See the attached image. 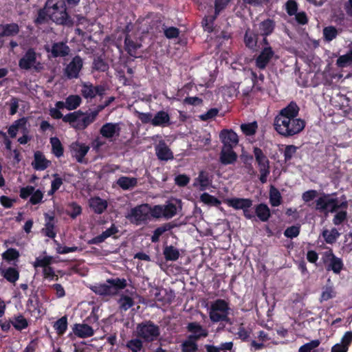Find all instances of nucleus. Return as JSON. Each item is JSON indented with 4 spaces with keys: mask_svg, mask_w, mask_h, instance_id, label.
Wrapping results in <instances>:
<instances>
[{
    "mask_svg": "<svg viewBox=\"0 0 352 352\" xmlns=\"http://www.w3.org/2000/svg\"><path fill=\"white\" fill-rule=\"evenodd\" d=\"M164 35L168 38H177L179 34V30L175 27L166 28L164 29Z\"/></svg>",
    "mask_w": 352,
    "mask_h": 352,
    "instance_id": "052dcab7",
    "label": "nucleus"
},
{
    "mask_svg": "<svg viewBox=\"0 0 352 352\" xmlns=\"http://www.w3.org/2000/svg\"><path fill=\"white\" fill-rule=\"evenodd\" d=\"M320 344L319 340H314L311 342L306 343L301 346L299 349V352H312Z\"/></svg>",
    "mask_w": 352,
    "mask_h": 352,
    "instance_id": "3c124183",
    "label": "nucleus"
},
{
    "mask_svg": "<svg viewBox=\"0 0 352 352\" xmlns=\"http://www.w3.org/2000/svg\"><path fill=\"white\" fill-rule=\"evenodd\" d=\"M173 226L170 223H165L162 225L160 227H158L156 228L153 234L151 236V241L153 243H157L160 240V237L161 235H162L165 232L170 230L172 229Z\"/></svg>",
    "mask_w": 352,
    "mask_h": 352,
    "instance_id": "a19ab883",
    "label": "nucleus"
},
{
    "mask_svg": "<svg viewBox=\"0 0 352 352\" xmlns=\"http://www.w3.org/2000/svg\"><path fill=\"white\" fill-rule=\"evenodd\" d=\"M49 162L44 155L39 151L34 153V161L32 163L34 168L36 170H44L48 166Z\"/></svg>",
    "mask_w": 352,
    "mask_h": 352,
    "instance_id": "72a5a7b5",
    "label": "nucleus"
},
{
    "mask_svg": "<svg viewBox=\"0 0 352 352\" xmlns=\"http://www.w3.org/2000/svg\"><path fill=\"white\" fill-rule=\"evenodd\" d=\"M201 201L204 204L217 206L221 204V201L214 196L209 195L208 193H204L201 195Z\"/></svg>",
    "mask_w": 352,
    "mask_h": 352,
    "instance_id": "de8ad7c7",
    "label": "nucleus"
},
{
    "mask_svg": "<svg viewBox=\"0 0 352 352\" xmlns=\"http://www.w3.org/2000/svg\"><path fill=\"white\" fill-rule=\"evenodd\" d=\"M124 45L127 52L130 54V56L133 57H137V50L142 46L140 43L135 41L129 34H127L125 37Z\"/></svg>",
    "mask_w": 352,
    "mask_h": 352,
    "instance_id": "cd10ccee",
    "label": "nucleus"
},
{
    "mask_svg": "<svg viewBox=\"0 0 352 352\" xmlns=\"http://www.w3.org/2000/svg\"><path fill=\"white\" fill-rule=\"evenodd\" d=\"M257 128L258 125L256 122H252L248 124H242L241 125V131L246 135H254L256 133Z\"/></svg>",
    "mask_w": 352,
    "mask_h": 352,
    "instance_id": "c03bdc74",
    "label": "nucleus"
},
{
    "mask_svg": "<svg viewBox=\"0 0 352 352\" xmlns=\"http://www.w3.org/2000/svg\"><path fill=\"white\" fill-rule=\"evenodd\" d=\"M257 34H255L250 29H248L244 36L245 45L250 49L254 50L257 44Z\"/></svg>",
    "mask_w": 352,
    "mask_h": 352,
    "instance_id": "c9c22d12",
    "label": "nucleus"
},
{
    "mask_svg": "<svg viewBox=\"0 0 352 352\" xmlns=\"http://www.w3.org/2000/svg\"><path fill=\"white\" fill-rule=\"evenodd\" d=\"M12 324L17 330H22L28 327V322L22 316L15 318Z\"/></svg>",
    "mask_w": 352,
    "mask_h": 352,
    "instance_id": "5fc2aeb1",
    "label": "nucleus"
},
{
    "mask_svg": "<svg viewBox=\"0 0 352 352\" xmlns=\"http://www.w3.org/2000/svg\"><path fill=\"white\" fill-rule=\"evenodd\" d=\"M28 118H22L15 120L13 124L17 127L18 129H23V132L28 133V129L27 128Z\"/></svg>",
    "mask_w": 352,
    "mask_h": 352,
    "instance_id": "69168bd1",
    "label": "nucleus"
},
{
    "mask_svg": "<svg viewBox=\"0 0 352 352\" xmlns=\"http://www.w3.org/2000/svg\"><path fill=\"white\" fill-rule=\"evenodd\" d=\"M81 87V94L85 98H94L97 95L102 96L106 91V87L104 85L94 86L89 82H82Z\"/></svg>",
    "mask_w": 352,
    "mask_h": 352,
    "instance_id": "4468645a",
    "label": "nucleus"
},
{
    "mask_svg": "<svg viewBox=\"0 0 352 352\" xmlns=\"http://www.w3.org/2000/svg\"><path fill=\"white\" fill-rule=\"evenodd\" d=\"M138 179L135 177H130L126 176L120 177L118 181L117 184L123 190H130L137 186Z\"/></svg>",
    "mask_w": 352,
    "mask_h": 352,
    "instance_id": "c85d7f7f",
    "label": "nucleus"
},
{
    "mask_svg": "<svg viewBox=\"0 0 352 352\" xmlns=\"http://www.w3.org/2000/svg\"><path fill=\"white\" fill-rule=\"evenodd\" d=\"M253 153L260 172L259 179L262 184H265L270 173V161L261 148L255 147Z\"/></svg>",
    "mask_w": 352,
    "mask_h": 352,
    "instance_id": "9d476101",
    "label": "nucleus"
},
{
    "mask_svg": "<svg viewBox=\"0 0 352 352\" xmlns=\"http://www.w3.org/2000/svg\"><path fill=\"white\" fill-rule=\"evenodd\" d=\"M237 155L232 148L223 147L220 153V162L224 164H232L236 161Z\"/></svg>",
    "mask_w": 352,
    "mask_h": 352,
    "instance_id": "4be33fe9",
    "label": "nucleus"
},
{
    "mask_svg": "<svg viewBox=\"0 0 352 352\" xmlns=\"http://www.w3.org/2000/svg\"><path fill=\"white\" fill-rule=\"evenodd\" d=\"M177 206L176 203L167 202L164 205L155 206L152 209V217L170 219L177 214Z\"/></svg>",
    "mask_w": 352,
    "mask_h": 352,
    "instance_id": "9b49d317",
    "label": "nucleus"
},
{
    "mask_svg": "<svg viewBox=\"0 0 352 352\" xmlns=\"http://www.w3.org/2000/svg\"><path fill=\"white\" fill-rule=\"evenodd\" d=\"M19 256V252L15 249H8L3 254V257L7 260H14Z\"/></svg>",
    "mask_w": 352,
    "mask_h": 352,
    "instance_id": "774afa93",
    "label": "nucleus"
},
{
    "mask_svg": "<svg viewBox=\"0 0 352 352\" xmlns=\"http://www.w3.org/2000/svg\"><path fill=\"white\" fill-rule=\"evenodd\" d=\"M340 234L336 228H333L331 230H324L322 232V236L324 238V240L328 243H334Z\"/></svg>",
    "mask_w": 352,
    "mask_h": 352,
    "instance_id": "37998d69",
    "label": "nucleus"
},
{
    "mask_svg": "<svg viewBox=\"0 0 352 352\" xmlns=\"http://www.w3.org/2000/svg\"><path fill=\"white\" fill-rule=\"evenodd\" d=\"M43 198V193L40 190H34L32 193L30 201L32 204H37L41 201Z\"/></svg>",
    "mask_w": 352,
    "mask_h": 352,
    "instance_id": "338daca9",
    "label": "nucleus"
},
{
    "mask_svg": "<svg viewBox=\"0 0 352 352\" xmlns=\"http://www.w3.org/2000/svg\"><path fill=\"white\" fill-rule=\"evenodd\" d=\"M69 206L71 211L69 212L68 214L72 219H75L78 215H79L81 213V207L76 204V203L73 202L70 204Z\"/></svg>",
    "mask_w": 352,
    "mask_h": 352,
    "instance_id": "0e129e2a",
    "label": "nucleus"
},
{
    "mask_svg": "<svg viewBox=\"0 0 352 352\" xmlns=\"http://www.w3.org/2000/svg\"><path fill=\"white\" fill-rule=\"evenodd\" d=\"M119 308L121 311H127L134 305V301L131 297L122 294L118 300Z\"/></svg>",
    "mask_w": 352,
    "mask_h": 352,
    "instance_id": "4c0bfd02",
    "label": "nucleus"
},
{
    "mask_svg": "<svg viewBox=\"0 0 352 352\" xmlns=\"http://www.w3.org/2000/svg\"><path fill=\"white\" fill-rule=\"evenodd\" d=\"M1 274L9 282L14 283L19 277V272L14 267L2 270Z\"/></svg>",
    "mask_w": 352,
    "mask_h": 352,
    "instance_id": "f704fd0d",
    "label": "nucleus"
},
{
    "mask_svg": "<svg viewBox=\"0 0 352 352\" xmlns=\"http://www.w3.org/2000/svg\"><path fill=\"white\" fill-rule=\"evenodd\" d=\"M170 124V118L169 114L164 111L157 112L153 116V126L164 127Z\"/></svg>",
    "mask_w": 352,
    "mask_h": 352,
    "instance_id": "393cba45",
    "label": "nucleus"
},
{
    "mask_svg": "<svg viewBox=\"0 0 352 352\" xmlns=\"http://www.w3.org/2000/svg\"><path fill=\"white\" fill-rule=\"evenodd\" d=\"M274 56V52L271 47H264L256 58V66L260 69H265Z\"/></svg>",
    "mask_w": 352,
    "mask_h": 352,
    "instance_id": "dca6fc26",
    "label": "nucleus"
},
{
    "mask_svg": "<svg viewBox=\"0 0 352 352\" xmlns=\"http://www.w3.org/2000/svg\"><path fill=\"white\" fill-rule=\"evenodd\" d=\"M196 340L193 339H188L184 342L182 344V351L183 352H196L198 349L197 344L195 342Z\"/></svg>",
    "mask_w": 352,
    "mask_h": 352,
    "instance_id": "8fccbe9b",
    "label": "nucleus"
},
{
    "mask_svg": "<svg viewBox=\"0 0 352 352\" xmlns=\"http://www.w3.org/2000/svg\"><path fill=\"white\" fill-rule=\"evenodd\" d=\"M211 184L212 179L209 174L205 171H201L195 181L194 186H198L200 190L204 191L208 188Z\"/></svg>",
    "mask_w": 352,
    "mask_h": 352,
    "instance_id": "bb28decb",
    "label": "nucleus"
},
{
    "mask_svg": "<svg viewBox=\"0 0 352 352\" xmlns=\"http://www.w3.org/2000/svg\"><path fill=\"white\" fill-rule=\"evenodd\" d=\"M338 35V30L333 26H328L323 30V36L327 41L334 39Z\"/></svg>",
    "mask_w": 352,
    "mask_h": 352,
    "instance_id": "09e8293b",
    "label": "nucleus"
},
{
    "mask_svg": "<svg viewBox=\"0 0 352 352\" xmlns=\"http://www.w3.org/2000/svg\"><path fill=\"white\" fill-rule=\"evenodd\" d=\"M71 151L78 162L82 163L84 157L89 150V146L78 142H73L70 146Z\"/></svg>",
    "mask_w": 352,
    "mask_h": 352,
    "instance_id": "6ab92c4d",
    "label": "nucleus"
},
{
    "mask_svg": "<svg viewBox=\"0 0 352 352\" xmlns=\"http://www.w3.org/2000/svg\"><path fill=\"white\" fill-rule=\"evenodd\" d=\"M67 316H63L62 318L57 320L53 325V327L56 330L58 335H63L67 329Z\"/></svg>",
    "mask_w": 352,
    "mask_h": 352,
    "instance_id": "e433bc0d",
    "label": "nucleus"
},
{
    "mask_svg": "<svg viewBox=\"0 0 352 352\" xmlns=\"http://www.w3.org/2000/svg\"><path fill=\"white\" fill-rule=\"evenodd\" d=\"M218 14H214V16H208L203 20V25L208 32L212 31V23Z\"/></svg>",
    "mask_w": 352,
    "mask_h": 352,
    "instance_id": "e2e57ef3",
    "label": "nucleus"
},
{
    "mask_svg": "<svg viewBox=\"0 0 352 352\" xmlns=\"http://www.w3.org/2000/svg\"><path fill=\"white\" fill-rule=\"evenodd\" d=\"M19 67L21 69L41 72L43 69V65L37 60V54L34 49L29 48L19 60Z\"/></svg>",
    "mask_w": 352,
    "mask_h": 352,
    "instance_id": "1a4fd4ad",
    "label": "nucleus"
},
{
    "mask_svg": "<svg viewBox=\"0 0 352 352\" xmlns=\"http://www.w3.org/2000/svg\"><path fill=\"white\" fill-rule=\"evenodd\" d=\"M65 100L67 109L69 111L77 109L82 102V99L78 95H70Z\"/></svg>",
    "mask_w": 352,
    "mask_h": 352,
    "instance_id": "58836bf2",
    "label": "nucleus"
},
{
    "mask_svg": "<svg viewBox=\"0 0 352 352\" xmlns=\"http://www.w3.org/2000/svg\"><path fill=\"white\" fill-rule=\"evenodd\" d=\"M52 262V257L45 256L43 258H36L33 265L34 267H41L45 268L49 267L48 265Z\"/></svg>",
    "mask_w": 352,
    "mask_h": 352,
    "instance_id": "6e6d98bb",
    "label": "nucleus"
},
{
    "mask_svg": "<svg viewBox=\"0 0 352 352\" xmlns=\"http://www.w3.org/2000/svg\"><path fill=\"white\" fill-rule=\"evenodd\" d=\"M70 49L65 43L58 42L53 43L51 53L53 57H64L69 54Z\"/></svg>",
    "mask_w": 352,
    "mask_h": 352,
    "instance_id": "b1692460",
    "label": "nucleus"
},
{
    "mask_svg": "<svg viewBox=\"0 0 352 352\" xmlns=\"http://www.w3.org/2000/svg\"><path fill=\"white\" fill-rule=\"evenodd\" d=\"M74 333L78 338H86L94 335V331L87 324H75L72 327Z\"/></svg>",
    "mask_w": 352,
    "mask_h": 352,
    "instance_id": "412c9836",
    "label": "nucleus"
},
{
    "mask_svg": "<svg viewBox=\"0 0 352 352\" xmlns=\"http://www.w3.org/2000/svg\"><path fill=\"white\" fill-rule=\"evenodd\" d=\"M93 68L100 72H105L109 69L108 64L100 57L94 58Z\"/></svg>",
    "mask_w": 352,
    "mask_h": 352,
    "instance_id": "864d4df0",
    "label": "nucleus"
},
{
    "mask_svg": "<svg viewBox=\"0 0 352 352\" xmlns=\"http://www.w3.org/2000/svg\"><path fill=\"white\" fill-rule=\"evenodd\" d=\"M89 207L96 214H102L107 208V201L99 197H92L89 201Z\"/></svg>",
    "mask_w": 352,
    "mask_h": 352,
    "instance_id": "5701e85b",
    "label": "nucleus"
},
{
    "mask_svg": "<svg viewBox=\"0 0 352 352\" xmlns=\"http://www.w3.org/2000/svg\"><path fill=\"white\" fill-rule=\"evenodd\" d=\"M47 19L59 25L67 24L69 17L64 0H47L43 9L40 10L36 22L44 23Z\"/></svg>",
    "mask_w": 352,
    "mask_h": 352,
    "instance_id": "f03ea898",
    "label": "nucleus"
},
{
    "mask_svg": "<svg viewBox=\"0 0 352 352\" xmlns=\"http://www.w3.org/2000/svg\"><path fill=\"white\" fill-rule=\"evenodd\" d=\"M155 153L158 159L160 160L168 161L173 159V153L168 148L164 140L159 142L158 144L155 146Z\"/></svg>",
    "mask_w": 352,
    "mask_h": 352,
    "instance_id": "aec40b11",
    "label": "nucleus"
},
{
    "mask_svg": "<svg viewBox=\"0 0 352 352\" xmlns=\"http://www.w3.org/2000/svg\"><path fill=\"white\" fill-rule=\"evenodd\" d=\"M127 285L125 278H110L102 284H96L91 287V289L98 295L113 296L120 290L123 289Z\"/></svg>",
    "mask_w": 352,
    "mask_h": 352,
    "instance_id": "20e7f679",
    "label": "nucleus"
},
{
    "mask_svg": "<svg viewBox=\"0 0 352 352\" xmlns=\"http://www.w3.org/2000/svg\"><path fill=\"white\" fill-rule=\"evenodd\" d=\"M137 336L145 342H153L157 339L160 334V327L151 320H146L138 324L136 327Z\"/></svg>",
    "mask_w": 352,
    "mask_h": 352,
    "instance_id": "6e6552de",
    "label": "nucleus"
},
{
    "mask_svg": "<svg viewBox=\"0 0 352 352\" xmlns=\"http://www.w3.org/2000/svg\"><path fill=\"white\" fill-rule=\"evenodd\" d=\"M298 113L299 107L294 102L282 109L274 120L276 131L285 138L300 133L305 127V122L298 117Z\"/></svg>",
    "mask_w": 352,
    "mask_h": 352,
    "instance_id": "f257e3e1",
    "label": "nucleus"
},
{
    "mask_svg": "<svg viewBox=\"0 0 352 352\" xmlns=\"http://www.w3.org/2000/svg\"><path fill=\"white\" fill-rule=\"evenodd\" d=\"M229 206L236 210H244L250 208L252 206V201L245 198H232L228 200Z\"/></svg>",
    "mask_w": 352,
    "mask_h": 352,
    "instance_id": "a878e982",
    "label": "nucleus"
},
{
    "mask_svg": "<svg viewBox=\"0 0 352 352\" xmlns=\"http://www.w3.org/2000/svg\"><path fill=\"white\" fill-rule=\"evenodd\" d=\"M53 217H49L50 221L45 223V228L43 229V232L50 238H54L56 233L54 231V223L52 222Z\"/></svg>",
    "mask_w": 352,
    "mask_h": 352,
    "instance_id": "603ef678",
    "label": "nucleus"
},
{
    "mask_svg": "<svg viewBox=\"0 0 352 352\" xmlns=\"http://www.w3.org/2000/svg\"><path fill=\"white\" fill-rule=\"evenodd\" d=\"M152 216V209L148 204H141L130 210L126 218L137 226L144 224Z\"/></svg>",
    "mask_w": 352,
    "mask_h": 352,
    "instance_id": "0eeeda50",
    "label": "nucleus"
},
{
    "mask_svg": "<svg viewBox=\"0 0 352 352\" xmlns=\"http://www.w3.org/2000/svg\"><path fill=\"white\" fill-rule=\"evenodd\" d=\"M255 213L258 218L263 222L267 221L270 217L269 207L265 204H260L255 208Z\"/></svg>",
    "mask_w": 352,
    "mask_h": 352,
    "instance_id": "2f4dec72",
    "label": "nucleus"
},
{
    "mask_svg": "<svg viewBox=\"0 0 352 352\" xmlns=\"http://www.w3.org/2000/svg\"><path fill=\"white\" fill-rule=\"evenodd\" d=\"M346 201H340L329 195H324L316 200V209L321 212L328 213L337 211L339 208L346 209Z\"/></svg>",
    "mask_w": 352,
    "mask_h": 352,
    "instance_id": "423d86ee",
    "label": "nucleus"
},
{
    "mask_svg": "<svg viewBox=\"0 0 352 352\" xmlns=\"http://www.w3.org/2000/svg\"><path fill=\"white\" fill-rule=\"evenodd\" d=\"M126 346L133 352H140L143 348V344L140 339L135 338L129 340L126 344Z\"/></svg>",
    "mask_w": 352,
    "mask_h": 352,
    "instance_id": "49530a36",
    "label": "nucleus"
},
{
    "mask_svg": "<svg viewBox=\"0 0 352 352\" xmlns=\"http://www.w3.org/2000/svg\"><path fill=\"white\" fill-rule=\"evenodd\" d=\"M282 197L279 190L274 186L270 190V202L272 206H278L281 204Z\"/></svg>",
    "mask_w": 352,
    "mask_h": 352,
    "instance_id": "ea45409f",
    "label": "nucleus"
},
{
    "mask_svg": "<svg viewBox=\"0 0 352 352\" xmlns=\"http://www.w3.org/2000/svg\"><path fill=\"white\" fill-rule=\"evenodd\" d=\"M0 31L3 36H15L19 32V27L14 23L0 25Z\"/></svg>",
    "mask_w": 352,
    "mask_h": 352,
    "instance_id": "473e14b6",
    "label": "nucleus"
},
{
    "mask_svg": "<svg viewBox=\"0 0 352 352\" xmlns=\"http://www.w3.org/2000/svg\"><path fill=\"white\" fill-rule=\"evenodd\" d=\"M219 137L223 144V147L233 148L239 143L237 134L232 130H223Z\"/></svg>",
    "mask_w": 352,
    "mask_h": 352,
    "instance_id": "f3484780",
    "label": "nucleus"
},
{
    "mask_svg": "<svg viewBox=\"0 0 352 352\" xmlns=\"http://www.w3.org/2000/svg\"><path fill=\"white\" fill-rule=\"evenodd\" d=\"M322 259L327 265L328 271L332 270L335 274H339L343 267V263L341 258L336 257L331 250L324 252Z\"/></svg>",
    "mask_w": 352,
    "mask_h": 352,
    "instance_id": "f8f14e48",
    "label": "nucleus"
},
{
    "mask_svg": "<svg viewBox=\"0 0 352 352\" xmlns=\"http://www.w3.org/2000/svg\"><path fill=\"white\" fill-rule=\"evenodd\" d=\"M287 14L289 16L294 15L297 12L298 5L294 0H289L285 4Z\"/></svg>",
    "mask_w": 352,
    "mask_h": 352,
    "instance_id": "bf43d9fd",
    "label": "nucleus"
},
{
    "mask_svg": "<svg viewBox=\"0 0 352 352\" xmlns=\"http://www.w3.org/2000/svg\"><path fill=\"white\" fill-rule=\"evenodd\" d=\"M163 254L165 259L169 261H175L180 256L179 250L173 245L164 247Z\"/></svg>",
    "mask_w": 352,
    "mask_h": 352,
    "instance_id": "7c9ffc66",
    "label": "nucleus"
},
{
    "mask_svg": "<svg viewBox=\"0 0 352 352\" xmlns=\"http://www.w3.org/2000/svg\"><path fill=\"white\" fill-rule=\"evenodd\" d=\"M186 328L189 332L193 333L189 336L190 339L197 340L208 336V331L197 322L188 323Z\"/></svg>",
    "mask_w": 352,
    "mask_h": 352,
    "instance_id": "a211bd4d",
    "label": "nucleus"
},
{
    "mask_svg": "<svg viewBox=\"0 0 352 352\" xmlns=\"http://www.w3.org/2000/svg\"><path fill=\"white\" fill-rule=\"evenodd\" d=\"M300 233V228L298 226H291L287 228L284 232V234L287 238L296 237Z\"/></svg>",
    "mask_w": 352,
    "mask_h": 352,
    "instance_id": "680f3d73",
    "label": "nucleus"
},
{
    "mask_svg": "<svg viewBox=\"0 0 352 352\" xmlns=\"http://www.w3.org/2000/svg\"><path fill=\"white\" fill-rule=\"evenodd\" d=\"M120 130L119 123L107 122L102 126L100 133L102 137L112 140L116 137H119Z\"/></svg>",
    "mask_w": 352,
    "mask_h": 352,
    "instance_id": "2eb2a0df",
    "label": "nucleus"
},
{
    "mask_svg": "<svg viewBox=\"0 0 352 352\" xmlns=\"http://www.w3.org/2000/svg\"><path fill=\"white\" fill-rule=\"evenodd\" d=\"M274 28V21L267 19L259 23L258 32L261 35L267 36L273 32Z\"/></svg>",
    "mask_w": 352,
    "mask_h": 352,
    "instance_id": "c756f323",
    "label": "nucleus"
},
{
    "mask_svg": "<svg viewBox=\"0 0 352 352\" xmlns=\"http://www.w3.org/2000/svg\"><path fill=\"white\" fill-rule=\"evenodd\" d=\"M95 115L77 111L65 115L63 118V121L69 123L76 130H83L95 121Z\"/></svg>",
    "mask_w": 352,
    "mask_h": 352,
    "instance_id": "39448f33",
    "label": "nucleus"
},
{
    "mask_svg": "<svg viewBox=\"0 0 352 352\" xmlns=\"http://www.w3.org/2000/svg\"><path fill=\"white\" fill-rule=\"evenodd\" d=\"M298 147L294 145H287L286 146L284 151V157L285 161H289L294 156V155L296 153Z\"/></svg>",
    "mask_w": 352,
    "mask_h": 352,
    "instance_id": "13d9d810",
    "label": "nucleus"
},
{
    "mask_svg": "<svg viewBox=\"0 0 352 352\" xmlns=\"http://www.w3.org/2000/svg\"><path fill=\"white\" fill-rule=\"evenodd\" d=\"M54 179L52 182L51 190L49 191V195H53L63 184V179L58 177L57 174L54 175Z\"/></svg>",
    "mask_w": 352,
    "mask_h": 352,
    "instance_id": "4d7b16f0",
    "label": "nucleus"
},
{
    "mask_svg": "<svg viewBox=\"0 0 352 352\" xmlns=\"http://www.w3.org/2000/svg\"><path fill=\"white\" fill-rule=\"evenodd\" d=\"M210 320L213 323L225 322L232 324V321L229 318L231 311L229 303L223 299H217L210 302L208 309Z\"/></svg>",
    "mask_w": 352,
    "mask_h": 352,
    "instance_id": "7ed1b4c3",
    "label": "nucleus"
},
{
    "mask_svg": "<svg viewBox=\"0 0 352 352\" xmlns=\"http://www.w3.org/2000/svg\"><path fill=\"white\" fill-rule=\"evenodd\" d=\"M352 64V49L350 48L349 52L341 56H340L337 60V65L339 67H346L349 65Z\"/></svg>",
    "mask_w": 352,
    "mask_h": 352,
    "instance_id": "a18cd8bd",
    "label": "nucleus"
},
{
    "mask_svg": "<svg viewBox=\"0 0 352 352\" xmlns=\"http://www.w3.org/2000/svg\"><path fill=\"white\" fill-rule=\"evenodd\" d=\"M82 66V59L79 56H76L64 69V74L69 79L78 78Z\"/></svg>",
    "mask_w": 352,
    "mask_h": 352,
    "instance_id": "ddd939ff",
    "label": "nucleus"
},
{
    "mask_svg": "<svg viewBox=\"0 0 352 352\" xmlns=\"http://www.w3.org/2000/svg\"><path fill=\"white\" fill-rule=\"evenodd\" d=\"M50 143L53 153L58 157L62 156L63 155V148L59 139L56 137L51 138Z\"/></svg>",
    "mask_w": 352,
    "mask_h": 352,
    "instance_id": "79ce46f5",
    "label": "nucleus"
}]
</instances>
